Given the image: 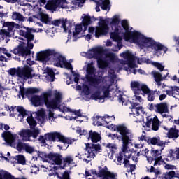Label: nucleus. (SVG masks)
<instances>
[{
    "mask_svg": "<svg viewBox=\"0 0 179 179\" xmlns=\"http://www.w3.org/2000/svg\"><path fill=\"white\" fill-rule=\"evenodd\" d=\"M24 29L19 30V34L21 37H24L27 41V47L22 43H20L17 48H14L10 52L15 54V55H19V57H27L31 54L30 50H33L34 44L31 41H34V34L33 33H37V30L34 28L23 27Z\"/></svg>",
    "mask_w": 179,
    "mask_h": 179,
    "instance_id": "f257e3e1",
    "label": "nucleus"
},
{
    "mask_svg": "<svg viewBox=\"0 0 179 179\" xmlns=\"http://www.w3.org/2000/svg\"><path fill=\"white\" fill-rule=\"evenodd\" d=\"M132 28L129 29V24L127 20H122L121 26H119L115 29L114 32L110 33V38L115 43H120L122 40V37L125 41H129L132 40L133 43L136 44L138 42V38L139 37L138 31H131ZM120 34L122 36H120Z\"/></svg>",
    "mask_w": 179,
    "mask_h": 179,
    "instance_id": "f03ea898",
    "label": "nucleus"
},
{
    "mask_svg": "<svg viewBox=\"0 0 179 179\" xmlns=\"http://www.w3.org/2000/svg\"><path fill=\"white\" fill-rule=\"evenodd\" d=\"M136 44L140 45L141 49L152 48L157 52L158 51H164V52H166L168 50L167 47L163 45L159 42H156L152 38H146V36L141 34V32H138V37L137 38Z\"/></svg>",
    "mask_w": 179,
    "mask_h": 179,
    "instance_id": "7ed1b4c3",
    "label": "nucleus"
},
{
    "mask_svg": "<svg viewBox=\"0 0 179 179\" xmlns=\"http://www.w3.org/2000/svg\"><path fill=\"white\" fill-rule=\"evenodd\" d=\"M45 106L48 110H59L62 113L64 110L61 109V103H62V94L57 92L55 95V98L50 100L52 97V91L46 92Z\"/></svg>",
    "mask_w": 179,
    "mask_h": 179,
    "instance_id": "20e7f679",
    "label": "nucleus"
},
{
    "mask_svg": "<svg viewBox=\"0 0 179 179\" xmlns=\"http://www.w3.org/2000/svg\"><path fill=\"white\" fill-rule=\"evenodd\" d=\"M85 78L91 86H99L103 82V76L96 77V69L93 66V62L88 63Z\"/></svg>",
    "mask_w": 179,
    "mask_h": 179,
    "instance_id": "39448f33",
    "label": "nucleus"
},
{
    "mask_svg": "<svg viewBox=\"0 0 179 179\" xmlns=\"http://www.w3.org/2000/svg\"><path fill=\"white\" fill-rule=\"evenodd\" d=\"M99 20L98 24L99 27H96L95 31L96 38H100L101 36H107L108 34V24H110V18L106 20L103 19V17H99V19L93 17V20Z\"/></svg>",
    "mask_w": 179,
    "mask_h": 179,
    "instance_id": "423d86ee",
    "label": "nucleus"
},
{
    "mask_svg": "<svg viewBox=\"0 0 179 179\" xmlns=\"http://www.w3.org/2000/svg\"><path fill=\"white\" fill-rule=\"evenodd\" d=\"M45 136H46L48 142H61L64 143V145H72V143L75 142L74 140L65 137L64 135L57 131L45 133Z\"/></svg>",
    "mask_w": 179,
    "mask_h": 179,
    "instance_id": "0eeeda50",
    "label": "nucleus"
},
{
    "mask_svg": "<svg viewBox=\"0 0 179 179\" xmlns=\"http://www.w3.org/2000/svg\"><path fill=\"white\" fill-rule=\"evenodd\" d=\"M53 57V63L54 66L57 68H65L66 69H69L73 73V67L72 66V64L69 62L66 61V58L65 57L59 55V53L55 51V55H52Z\"/></svg>",
    "mask_w": 179,
    "mask_h": 179,
    "instance_id": "6e6552de",
    "label": "nucleus"
},
{
    "mask_svg": "<svg viewBox=\"0 0 179 179\" xmlns=\"http://www.w3.org/2000/svg\"><path fill=\"white\" fill-rule=\"evenodd\" d=\"M114 131H117L120 134L119 138L122 141H131L134 138L132 131L124 124L116 125Z\"/></svg>",
    "mask_w": 179,
    "mask_h": 179,
    "instance_id": "1a4fd4ad",
    "label": "nucleus"
},
{
    "mask_svg": "<svg viewBox=\"0 0 179 179\" xmlns=\"http://www.w3.org/2000/svg\"><path fill=\"white\" fill-rule=\"evenodd\" d=\"M33 68L26 66L23 68L18 67V78H24V79H33L37 76L36 73H33Z\"/></svg>",
    "mask_w": 179,
    "mask_h": 179,
    "instance_id": "9d476101",
    "label": "nucleus"
},
{
    "mask_svg": "<svg viewBox=\"0 0 179 179\" xmlns=\"http://www.w3.org/2000/svg\"><path fill=\"white\" fill-rule=\"evenodd\" d=\"M86 148L88 152V155L87 156V159H92V157L94 159V157H96V153H101L103 150L100 144L87 143Z\"/></svg>",
    "mask_w": 179,
    "mask_h": 179,
    "instance_id": "9b49d317",
    "label": "nucleus"
},
{
    "mask_svg": "<svg viewBox=\"0 0 179 179\" xmlns=\"http://www.w3.org/2000/svg\"><path fill=\"white\" fill-rule=\"evenodd\" d=\"M130 86L135 96L143 94V92H146V90L148 88V85H146V84H141L138 81H131Z\"/></svg>",
    "mask_w": 179,
    "mask_h": 179,
    "instance_id": "f8f14e48",
    "label": "nucleus"
},
{
    "mask_svg": "<svg viewBox=\"0 0 179 179\" xmlns=\"http://www.w3.org/2000/svg\"><path fill=\"white\" fill-rule=\"evenodd\" d=\"M120 56L125 59L126 65H128L129 68L131 69L136 66V64H135V55H134L132 52L127 50L126 52L120 53Z\"/></svg>",
    "mask_w": 179,
    "mask_h": 179,
    "instance_id": "ddd939ff",
    "label": "nucleus"
},
{
    "mask_svg": "<svg viewBox=\"0 0 179 179\" xmlns=\"http://www.w3.org/2000/svg\"><path fill=\"white\" fill-rule=\"evenodd\" d=\"M52 55H55V50L48 49L45 51L38 52L36 54V59L41 62H47L48 61H50V57Z\"/></svg>",
    "mask_w": 179,
    "mask_h": 179,
    "instance_id": "4468645a",
    "label": "nucleus"
},
{
    "mask_svg": "<svg viewBox=\"0 0 179 179\" xmlns=\"http://www.w3.org/2000/svg\"><path fill=\"white\" fill-rule=\"evenodd\" d=\"M118 101L119 103H122V104H127L128 103H130L131 106L129 107L130 110L131 111H134V110H136V114L138 116L141 115L139 111H141L143 109L142 106H141V103H136V102H131V101H125V99L122 97V95L120 94L118 96Z\"/></svg>",
    "mask_w": 179,
    "mask_h": 179,
    "instance_id": "2eb2a0df",
    "label": "nucleus"
},
{
    "mask_svg": "<svg viewBox=\"0 0 179 179\" xmlns=\"http://www.w3.org/2000/svg\"><path fill=\"white\" fill-rule=\"evenodd\" d=\"M47 92H44L43 95H33L31 96L30 101L34 107H41L45 104V96Z\"/></svg>",
    "mask_w": 179,
    "mask_h": 179,
    "instance_id": "dca6fc26",
    "label": "nucleus"
},
{
    "mask_svg": "<svg viewBox=\"0 0 179 179\" xmlns=\"http://www.w3.org/2000/svg\"><path fill=\"white\" fill-rule=\"evenodd\" d=\"M40 92V90L38 88H34V87H30L25 89L24 87H22V86L20 87V94L22 96V99H24V96H27L28 99H29L30 94H35V93H38Z\"/></svg>",
    "mask_w": 179,
    "mask_h": 179,
    "instance_id": "f3484780",
    "label": "nucleus"
},
{
    "mask_svg": "<svg viewBox=\"0 0 179 179\" xmlns=\"http://www.w3.org/2000/svg\"><path fill=\"white\" fill-rule=\"evenodd\" d=\"M25 150L27 153H29V155H31L32 153H34L37 152L34 147L30 146V145L26 143H22V142H18L17 144V150L18 152H20L22 150Z\"/></svg>",
    "mask_w": 179,
    "mask_h": 179,
    "instance_id": "a211bd4d",
    "label": "nucleus"
},
{
    "mask_svg": "<svg viewBox=\"0 0 179 179\" xmlns=\"http://www.w3.org/2000/svg\"><path fill=\"white\" fill-rule=\"evenodd\" d=\"M164 129L165 131H168L167 137L169 139H173V141H176V139L179 137V130L177 129V127L176 125H173V127L169 129L166 127H164Z\"/></svg>",
    "mask_w": 179,
    "mask_h": 179,
    "instance_id": "6ab92c4d",
    "label": "nucleus"
},
{
    "mask_svg": "<svg viewBox=\"0 0 179 179\" xmlns=\"http://www.w3.org/2000/svg\"><path fill=\"white\" fill-rule=\"evenodd\" d=\"M48 159L50 160H52L56 166H62V155L59 153H49Z\"/></svg>",
    "mask_w": 179,
    "mask_h": 179,
    "instance_id": "aec40b11",
    "label": "nucleus"
},
{
    "mask_svg": "<svg viewBox=\"0 0 179 179\" xmlns=\"http://www.w3.org/2000/svg\"><path fill=\"white\" fill-rule=\"evenodd\" d=\"M99 172H98V177H109L110 178H114V173H111L108 171V168H107L106 166H104V168H102L101 166H99Z\"/></svg>",
    "mask_w": 179,
    "mask_h": 179,
    "instance_id": "412c9836",
    "label": "nucleus"
},
{
    "mask_svg": "<svg viewBox=\"0 0 179 179\" xmlns=\"http://www.w3.org/2000/svg\"><path fill=\"white\" fill-rule=\"evenodd\" d=\"M88 141H91L92 143H97V142H100V141H101V135H100L99 132L90 130L89 131Z\"/></svg>",
    "mask_w": 179,
    "mask_h": 179,
    "instance_id": "4be33fe9",
    "label": "nucleus"
},
{
    "mask_svg": "<svg viewBox=\"0 0 179 179\" xmlns=\"http://www.w3.org/2000/svg\"><path fill=\"white\" fill-rule=\"evenodd\" d=\"M155 108V113L158 114H164V113H169V106L166 103H157Z\"/></svg>",
    "mask_w": 179,
    "mask_h": 179,
    "instance_id": "5701e85b",
    "label": "nucleus"
},
{
    "mask_svg": "<svg viewBox=\"0 0 179 179\" xmlns=\"http://www.w3.org/2000/svg\"><path fill=\"white\" fill-rule=\"evenodd\" d=\"M90 51L93 52L92 57L99 59L104 53V48L103 47H96L90 50Z\"/></svg>",
    "mask_w": 179,
    "mask_h": 179,
    "instance_id": "b1692460",
    "label": "nucleus"
},
{
    "mask_svg": "<svg viewBox=\"0 0 179 179\" xmlns=\"http://www.w3.org/2000/svg\"><path fill=\"white\" fill-rule=\"evenodd\" d=\"M62 0H50L48 2L47 6L49 10H57V8L61 5Z\"/></svg>",
    "mask_w": 179,
    "mask_h": 179,
    "instance_id": "393cba45",
    "label": "nucleus"
},
{
    "mask_svg": "<svg viewBox=\"0 0 179 179\" xmlns=\"http://www.w3.org/2000/svg\"><path fill=\"white\" fill-rule=\"evenodd\" d=\"M18 135L22 138V142H29L30 141V129H22Z\"/></svg>",
    "mask_w": 179,
    "mask_h": 179,
    "instance_id": "a878e982",
    "label": "nucleus"
},
{
    "mask_svg": "<svg viewBox=\"0 0 179 179\" xmlns=\"http://www.w3.org/2000/svg\"><path fill=\"white\" fill-rule=\"evenodd\" d=\"M2 138H4V139L7 140V143L9 145H12V143H15V136L10 133V131H3L1 134Z\"/></svg>",
    "mask_w": 179,
    "mask_h": 179,
    "instance_id": "bb28decb",
    "label": "nucleus"
},
{
    "mask_svg": "<svg viewBox=\"0 0 179 179\" xmlns=\"http://www.w3.org/2000/svg\"><path fill=\"white\" fill-rule=\"evenodd\" d=\"M73 162V157L71 156H66L65 157H63L62 159V165L60 166V168H62L63 170H65V167H68L71 163Z\"/></svg>",
    "mask_w": 179,
    "mask_h": 179,
    "instance_id": "cd10ccee",
    "label": "nucleus"
},
{
    "mask_svg": "<svg viewBox=\"0 0 179 179\" xmlns=\"http://www.w3.org/2000/svg\"><path fill=\"white\" fill-rule=\"evenodd\" d=\"M8 110L10 111V113L11 111H13V113H15V110H17V113H19V114L22 115V117H26V115H27L24 108H23L22 106H18L17 108L16 106H11L10 108L8 107Z\"/></svg>",
    "mask_w": 179,
    "mask_h": 179,
    "instance_id": "c85d7f7f",
    "label": "nucleus"
},
{
    "mask_svg": "<svg viewBox=\"0 0 179 179\" xmlns=\"http://www.w3.org/2000/svg\"><path fill=\"white\" fill-rule=\"evenodd\" d=\"M143 94H147V99L148 101H155V94H156V91H152L147 87L145 92H143Z\"/></svg>",
    "mask_w": 179,
    "mask_h": 179,
    "instance_id": "c756f323",
    "label": "nucleus"
},
{
    "mask_svg": "<svg viewBox=\"0 0 179 179\" xmlns=\"http://www.w3.org/2000/svg\"><path fill=\"white\" fill-rule=\"evenodd\" d=\"M151 75H152L155 80H164V79H166L168 76V78H170V76H169V73H167L166 74V76H162V73L156 71H152L151 72Z\"/></svg>",
    "mask_w": 179,
    "mask_h": 179,
    "instance_id": "7c9ffc66",
    "label": "nucleus"
},
{
    "mask_svg": "<svg viewBox=\"0 0 179 179\" xmlns=\"http://www.w3.org/2000/svg\"><path fill=\"white\" fill-rule=\"evenodd\" d=\"M118 24H120V16L115 15L111 18V22H110L109 21V25L111 26V27L115 26L116 28L120 27Z\"/></svg>",
    "mask_w": 179,
    "mask_h": 179,
    "instance_id": "2f4dec72",
    "label": "nucleus"
},
{
    "mask_svg": "<svg viewBox=\"0 0 179 179\" xmlns=\"http://www.w3.org/2000/svg\"><path fill=\"white\" fill-rule=\"evenodd\" d=\"M12 19L13 20H18V22H24L26 20V17L17 12H13Z\"/></svg>",
    "mask_w": 179,
    "mask_h": 179,
    "instance_id": "473e14b6",
    "label": "nucleus"
},
{
    "mask_svg": "<svg viewBox=\"0 0 179 179\" xmlns=\"http://www.w3.org/2000/svg\"><path fill=\"white\" fill-rule=\"evenodd\" d=\"M52 24H53V26H57V27H59V26L62 24V27L64 29V30H66V27L65 26V22L64 18L53 20L52 22Z\"/></svg>",
    "mask_w": 179,
    "mask_h": 179,
    "instance_id": "72a5a7b5",
    "label": "nucleus"
},
{
    "mask_svg": "<svg viewBox=\"0 0 179 179\" xmlns=\"http://www.w3.org/2000/svg\"><path fill=\"white\" fill-rule=\"evenodd\" d=\"M150 143L151 145H157V146H163L164 142L160 141V138L153 137L150 139Z\"/></svg>",
    "mask_w": 179,
    "mask_h": 179,
    "instance_id": "f704fd0d",
    "label": "nucleus"
},
{
    "mask_svg": "<svg viewBox=\"0 0 179 179\" xmlns=\"http://www.w3.org/2000/svg\"><path fill=\"white\" fill-rule=\"evenodd\" d=\"M27 122L30 126L31 129H34V128H36V127L37 126V122L36 121V120H34V117H33V116L28 117L27 118Z\"/></svg>",
    "mask_w": 179,
    "mask_h": 179,
    "instance_id": "c9c22d12",
    "label": "nucleus"
},
{
    "mask_svg": "<svg viewBox=\"0 0 179 179\" xmlns=\"http://www.w3.org/2000/svg\"><path fill=\"white\" fill-rule=\"evenodd\" d=\"M159 127H160V121L157 116L154 117V121L152 124V131H159Z\"/></svg>",
    "mask_w": 179,
    "mask_h": 179,
    "instance_id": "e433bc0d",
    "label": "nucleus"
},
{
    "mask_svg": "<svg viewBox=\"0 0 179 179\" xmlns=\"http://www.w3.org/2000/svg\"><path fill=\"white\" fill-rule=\"evenodd\" d=\"M101 9L102 10H110L111 9V4L110 0H102Z\"/></svg>",
    "mask_w": 179,
    "mask_h": 179,
    "instance_id": "4c0bfd02",
    "label": "nucleus"
},
{
    "mask_svg": "<svg viewBox=\"0 0 179 179\" xmlns=\"http://www.w3.org/2000/svg\"><path fill=\"white\" fill-rule=\"evenodd\" d=\"M92 24V18L90 17H85L83 20V26L84 27V31L87 30V26Z\"/></svg>",
    "mask_w": 179,
    "mask_h": 179,
    "instance_id": "58836bf2",
    "label": "nucleus"
},
{
    "mask_svg": "<svg viewBox=\"0 0 179 179\" xmlns=\"http://www.w3.org/2000/svg\"><path fill=\"white\" fill-rule=\"evenodd\" d=\"M92 100H103V97L101 96V92L96 91L94 94H91Z\"/></svg>",
    "mask_w": 179,
    "mask_h": 179,
    "instance_id": "ea45409f",
    "label": "nucleus"
},
{
    "mask_svg": "<svg viewBox=\"0 0 179 179\" xmlns=\"http://www.w3.org/2000/svg\"><path fill=\"white\" fill-rule=\"evenodd\" d=\"M33 129V130H31ZM29 129V138H34V139H36V138H37V136H38V135H40V130L36 129V127H34V129Z\"/></svg>",
    "mask_w": 179,
    "mask_h": 179,
    "instance_id": "a19ab883",
    "label": "nucleus"
},
{
    "mask_svg": "<svg viewBox=\"0 0 179 179\" xmlns=\"http://www.w3.org/2000/svg\"><path fill=\"white\" fill-rule=\"evenodd\" d=\"M15 160H17L19 164H26V158L22 155H19L17 157H14Z\"/></svg>",
    "mask_w": 179,
    "mask_h": 179,
    "instance_id": "79ce46f5",
    "label": "nucleus"
},
{
    "mask_svg": "<svg viewBox=\"0 0 179 179\" xmlns=\"http://www.w3.org/2000/svg\"><path fill=\"white\" fill-rule=\"evenodd\" d=\"M173 177H176V178L179 179V175L176 176V171H171L168 172L166 174H165L164 178L165 179H171V178H173Z\"/></svg>",
    "mask_w": 179,
    "mask_h": 179,
    "instance_id": "37998d69",
    "label": "nucleus"
},
{
    "mask_svg": "<svg viewBox=\"0 0 179 179\" xmlns=\"http://www.w3.org/2000/svg\"><path fill=\"white\" fill-rule=\"evenodd\" d=\"M0 174L2 175L3 179H15V176H12V174L8 171H3L0 173Z\"/></svg>",
    "mask_w": 179,
    "mask_h": 179,
    "instance_id": "c03bdc74",
    "label": "nucleus"
},
{
    "mask_svg": "<svg viewBox=\"0 0 179 179\" xmlns=\"http://www.w3.org/2000/svg\"><path fill=\"white\" fill-rule=\"evenodd\" d=\"M46 73L51 78V82H54V80H55V73L54 72V70H52V69H48Z\"/></svg>",
    "mask_w": 179,
    "mask_h": 179,
    "instance_id": "a18cd8bd",
    "label": "nucleus"
},
{
    "mask_svg": "<svg viewBox=\"0 0 179 179\" xmlns=\"http://www.w3.org/2000/svg\"><path fill=\"white\" fill-rule=\"evenodd\" d=\"M64 23L66 26V30H64L65 33H66L68 30L69 31H71V29H72V21L64 19Z\"/></svg>",
    "mask_w": 179,
    "mask_h": 179,
    "instance_id": "49530a36",
    "label": "nucleus"
},
{
    "mask_svg": "<svg viewBox=\"0 0 179 179\" xmlns=\"http://www.w3.org/2000/svg\"><path fill=\"white\" fill-rule=\"evenodd\" d=\"M82 24H77L75 27V31L73 33V37H76L82 31Z\"/></svg>",
    "mask_w": 179,
    "mask_h": 179,
    "instance_id": "de8ad7c7",
    "label": "nucleus"
},
{
    "mask_svg": "<svg viewBox=\"0 0 179 179\" xmlns=\"http://www.w3.org/2000/svg\"><path fill=\"white\" fill-rule=\"evenodd\" d=\"M101 118V116L96 115V117H94L93 119V125L97 126V127H101L103 125V123L99 121Z\"/></svg>",
    "mask_w": 179,
    "mask_h": 179,
    "instance_id": "09e8293b",
    "label": "nucleus"
},
{
    "mask_svg": "<svg viewBox=\"0 0 179 179\" xmlns=\"http://www.w3.org/2000/svg\"><path fill=\"white\" fill-rule=\"evenodd\" d=\"M102 90L103 92V95L101 97H103V99L110 96V87H103Z\"/></svg>",
    "mask_w": 179,
    "mask_h": 179,
    "instance_id": "8fccbe9b",
    "label": "nucleus"
},
{
    "mask_svg": "<svg viewBox=\"0 0 179 179\" xmlns=\"http://www.w3.org/2000/svg\"><path fill=\"white\" fill-rule=\"evenodd\" d=\"M146 123H145V126L147 127V128H150L152 124H153V122L155 121V117H150V116H148L146 117Z\"/></svg>",
    "mask_w": 179,
    "mask_h": 179,
    "instance_id": "3c124183",
    "label": "nucleus"
},
{
    "mask_svg": "<svg viewBox=\"0 0 179 179\" xmlns=\"http://www.w3.org/2000/svg\"><path fill=\"white\" fill-rule=\"evenodd\" d=\"M41 21L45 24H48L50 23V20L48 19V15L47 14H43L41 15Z\"/></svg>",
    "mask_w": 179,
    "mask_h": 179,
    "instance_id": "603ef678",
    "label": "nucleus"
},
{
    "mask_svg": "<svg viewBox=\"0 0 179 179\" xmlns=\"http://www.w3.org/2000/svg\"><path fill=\"white\" fill-rule=\"evenodd\" d=\"M83 92L85 96H89L90 94V88L89 87V85H83Z\"/></svg>",
    "mask_w": 179,
    "mask_h": 179,
    "instance_id": "864d4df0",
    "label": "nucleus"
},
{
    "mask_svg": "<svg viewBox=\"0 0 179 179\" xmlns=\"http://www.w3.org/2000/svg\"><path fill=\"white\" fill-rule=\"evenodd\" d=\"M37 116L41 121H44L45 120V113L43 110L38 111Z\"/></svg>",
    "mask_w": 179,
    "mask_h": 179,
    "instance_id": "5fc2aeb1",
    "label": "nucleus"
},
{
    "mask_svg": "<svg viewBox=\"0 0 179 179\" xmlns=\"http://www.w3.org/2000/svg\"><path fill=\"white\" fill-rule=\"evenodd\" d=\"M153 65L154 66L157 68V69H159L160 72H163V71H164V66H163L162 64L155 62H153Z\"/></svg>",
    "mask_w": 179,
    "mask_h": 179,
    "instance_id": "6e6d98bb",
    "label": "nucleus"
},
{
    "mask_svg": "<svg viewBox=\"0 0 179 179\" xmlns=\"http://www.w3.org/2000/svg\"><path fill=\"white\" fill-rule=\"evenodd\" d=\"M37 153L38 157H40L41 159H48V154L43 152H36Z\"/></svg>",
    "mask_w": 179,
    "mask_h": 179,
    "instance_id": "4d7b16f0",
    "label": "nucleus"
},
{
    "mask_svg": "<svg viewBox=\"0 0 179 179\" xmlns=\"http://www.w3.org/2000/svg\"><path fill=\"white\" fill-rule=\"evenodd\" d=\"M18 71H19V68H17V69L15 68L10 69L9 74L11 75V76H15V74L17 75V76H19V74L17 73Z\"/></svg>",
    "mask_w": 179,
    "mask_h": 179,
    "instance_id": "13d9d810",
    "label": "nucleus"
},
{
    "mask_svg": "<svg viewBox=\"0 0 179 179\" xmlns=\"http://www.w3.org/2000/svg\"><path fill=\"white\" fill-rule=\"evenodd\" d=\"M122 150L123 153H125L128 150V145H129L130 141H122Z\"/></svg>",
    "mask_w": 179,
    "mask_h": 179,
    "instance_id": "bf43d9fd",
    "label": "nucleus"
},
{
    "mask_svg": "<svg viewBox=\"0 0 179 179\" xmlns=\"http://www.w3.org/2000/svg\"><path fill=\"white\" fill-rule=\"evenodd\" d=\"M57 177L59 179H71L69 172H68V171H65L62 176H57Z\"/></svg>",
    "mask_w": 179,
    "mask_h": 179,
    "instance_id": "052dcab7",
    "label": "nucleus"
},
{
    "mask_svg": "<svg viewBox=\"0 0 179 179\" xmlns=\"http://www.w3.org/2000/svg\"><path fill=\"white\" fill-rule=\"evenodd\" d=\"M38 141H39L40 143H42V145H45V143H47V142H46L47 136H45V134H44V136H39V138H38Z\"/></svg>",
    "mask_w": 179,
    "mask_h": 179,
    "instance_id": "680f3d73",
    "label": "nucleus"
},
{
    "mask_svg": "<svg viewBox=\"0 0 179 179\" xmlns=\"http://www.w3.org/2000/svg\"><path fill=\"white\" fill-rule=\"evenodd\" d=\"M0 52H2V54H5V55H6V57H8V58H10V57H12V55L8 52V50H6V48H0Z\"/></svg>",
    "mask_w": 179,
    "mask_h": 179,
    "instance_id": "e2e57ef3",
    "label": "nucleus"
},
{
    "mask_svg": "<svg viewBox=\"0 0 179 179\" xmlns=\"http://www.w3.org/2000/svg\"><path fill=\"white\" fill-rule=\"evenodd\" d=\"M38 171H40V169L37 166V165H32L31 169V173H33L34 174H37Z\"/></svg>",
    "mask_w": 179,
    "mask_h": 179,
    "instance_id": "0e129e2a",
    "label": "nucleus"
},
{
    "mask_svg": "<svg viewBox=\"0 0 179 179\" xmlns=\"http://www.w3.org/2000/svg\"><path fill=\"white\" fill-rule=\"evenodd\" d=\"M108 137L111 138V139H113V141H114V139H117V141H121L120 138V135H118L117 134H109Z\"/></svg>",
    "mask_w": 179,
    "mask_h": 179,
    "instance_id": "69168bd1",
    "label": "nucleus"
},
{
    "mask_svg": "<svg viewBox=\"0 0 179 179\" xmlns=\"http://www.w3.org/2000/svg\"><path fill=\"white\" fill-rule=\"evenodd\" d=\"M48 112H49L48 113L49 120H51V119L55 120V117H54V112H52V109H48Z\"/></svg>",
    "mask_w": 179,
    "mask_h": 179,
    "instance_id": "338daca9",
    "label": "nucleus"
},
{
    "mask_svg": "<svg viewBox=\"0 0 179 179\" xmlns=\"http://www.w3.org/2000/svg\"><path fill=\"white\" fill-rule=\"evenodd\" d=\"M151 155L153 157H157L159 156V150H151Z\"/></svg>",
    "mask_w": 179,
    "mask_h": 179,
    "instance_id": "774afa93",
    "label": "nucleus"
}]
</instances>
